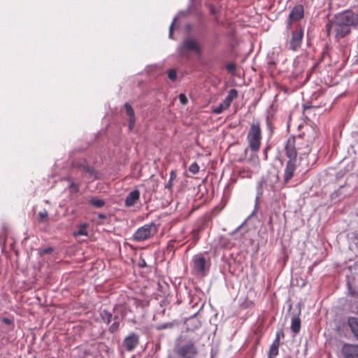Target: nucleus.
Listing matches in <instances>:
<instances>
[{"mask_svg": "<svg viewBox=\"0 0 358 358\" xmlns=\"http://www.w3.org/2000/svg\"><path fill=\"white\" fill-rule=\"evenodd\" d=\"M358 27V14L351 10H346L336 14L327 23L325 28L328 35L334 34L335 38L339 41L348 35L352 27Z\"/></svg>", "mask_w": 358, "mask_h": 358, "instance_id": "f257e3e1", "label": "nucleus"}, {"mask_svg": "<svg viewBox=\"0 0 358 358\" xmlns=\"http://www.w3.org/2000/svg\"><path fill=\"white\" fill-rule=\"evenodd\" d=\"M189 52H194L198 55L202 53L198 41L192 37L185 38L178 48V52L182 57H188Z\"/></svg>", "mask_w": 358, "mask_h": 358, "instance_id": "f03ea898", "label": "nucleus"}, {"mask_svg": "<svg viewBox=\"0 0 358 358\" xmlns=\"http://www.w3.org/2000/svg\"><path fill=\"white\" fill-rule=\"evenodd\" d=\"M247 139L251 150L256 152L259 149L262 135L259 123L252 124L251 125Z\"/></svg>", "mask_w": 358, "mask_h": 358, "instance_id": "7ed1b4c3", "label": "nucleus"}, {"mask_svg": "<svg viewBox=\"0 0 358 358\" xmlns=\"http://www.w3.org/2000/svg\"><path fill=\"white\" fill-rule=\"evenodd\" d=\"M157 232L155 224L151 222L138 228L133 235V239L141 242L152 237Z\"/></svg>", "mask_w": 358, "mask_h": 358, "instance_id": "20e7f679", "label": "nucleus"}, {"mask_svg": "<svg viewBox=\"0 0 358 358\" xmlns=\"http://www.w3.org/2000/svg\"><path fill=\"white\" fill-rule=\"evenodd\" d=\"M176 352L182 358H195L197 354L195 342L190 340L187 343L182 344L178 347Z\"/></svg>", "mask_w": 358, "mask_h": 358, "instance_id": "39448f33", "label": "nucleus"}, {"mask_svg": "<svg viewBox=\"0 0 358 358\" xmlns=\"http://www.w3.org/2000/svg\"><path fill=\"white\" fill-rule=\"evenodd\" d=\"M301 138L289 137L285 145V151L286 156L289 160L296 161L297 150L296 145L298 144L297 141H300Z\"/></svg>", "mask_w": 358, "mask_h": 358, "instance_id": "423d86ee", "label": "nucleus"}, {"mask_svg": "<svg viewBox=\"0 0 358 358\" xmlns=\"http://www.w3.org/2000/svg\"><path fill=\"white\" fill-rule=\"evenodd\" d=\"M304 10L301 5L295 6L289 15L287 27L290 28L293 22H297L303 17Z\"/></svg>", "mask_w": 358, "mask_h": 358, "instance_id": "0eeeda50", "label": "nucleus"}, {"mask_svg": "<svg viewBox=\"0 0 358 358\" xmlns=\"http://www.w3.org/2000/svg\"><path fill=\"white\" fill-rule=\"evenodd\" d=\"M296 169V161L288 160L286 164L283 175V182L285 184L287 183L292 178L294 175Z\"/></svg>", "mask_w": 358, "mask_h": 358, "instance_id": "6e6552de", "label": "nucleus"}, {"mask_svg": "<svg viewBox=\"0 0 358 358\" xmlns=\"http://www.w3.org/2000/svg\"><path fill=\"white\" fill-rule=\"evenodd\" d=\"M303 31L301 29H297L292 32L290 40L289 48L292 50H296L301 45L303 38Z\"/></svg>", "mask_w": 358, "mask_h": 358, "instance_id": "1a4fd4ad", "label": "nucleus"}, {"mask_svg": "<svg viewBox=\"0 0 358 358\" xmlns=\"http://www.w3.org/2000/svg\"><path fill=\"white\" fill-rule=\"evenodd\" d=\"M138 341V336L132 333L124 338L123 345L127 351H131L137 346Z\"/></svg>", "mask_w": 358, "mask_h": 358, "instance_id": "9d476101", "label": "nucleus"}, {"mask_svg": "<svg viewBox=\"0 0 358 358\" xmlns=\"http://www.w3.org/2000/svg\"><path fill=\"white\" fill-rule=\"evenodd\" d=\"M344 358H358V345L345 344L342 348Z\"/></svg>", "mask_w": 358, "mask_h": 358, "instance_id": "9b49d317", "label": "nucleus"}, {"mask_svg": "<svg viewBox=\"0 0 358 358\" xmlns=\"http://www.w3.org/2000/svg\"><path fill=\"white\" fill-rule=\"evenodd\" d=\"M194 269L199 273H202L205 271L206 259L202 256H195L193 258Z\"/></svg>", "mask_w": 358, "mask_h": 358, "instance_id": "f8f14e48", "label": "nucleus"}, {"mask_svg": "<svg viewBox=\"0 0 358 358\" xmlns=\"http://www.w3.org/2000/svg\"><path fill=\"white\" fill-rule=\"evenodd\" d=\"M77 169L78 171L81 172L85 176H89L90 178H96V173L94 169L88 166L87 164L84 162L83 164H80V165H77Z\"/></svg>", "mask_w": 358, "mask_h": 358, "instance_id": "ddd939ff", "label": "nucleus"}, {"mask_svg": "<svg viewBox=\"0 0 358 358\" xmlns=\"http://www.w3.org/2000/svg\"><path fill=\"white\" fill-rule=\"evenodd\" d=\"M140 198V192L137 189L131 191L124 200L126 207L133 206Z\"/></svg>", "mask_w": 358, "mask_h": 358, "instance_id": "4468645a", "label": "nucleus"}, {"mask_svg": "<svg viewBox=\"0 0 358 358\" xmlns=\"http://www.w3.org/2000/svg\"><path fill=\"white\" fill-rule=\"evenodd\" d=\"M127 115L129 117V129L132 130L136 122L134 111L129 103H124Z\"/></svg>", "mask_w": 358, "mask_h": 358, "instance_id": "2eb2a0df", "label": "nucleus"}, {"mask_svg": "<svg viewBox=\"0 0 358 358\" xmlns=\"http://www.w3.org/2000/svg\"><path fill=\"white\" fill-rule=\"evenodd\" d=\"M348 324L354 336L358 340V318L355 317H349Z\"/></svg>", "mask_w": 358, "mask_h": 358, "instance_id": "dca6fc26", "label": "nucleus"}, {"mask_svg": "<svg viewBox=\"0 0 358 358\" xmlns=\"http://www.w3.org/2000/svg\"><path fill=\"white\" fill-rule=\"evenodd\" d=\"M238 96V92L235 89H231L229 90L227 96L225 97L224 100L223 101V104L225 107L227 108L230 106L232 101L236 99Z\"/></svg>", "mask_w": 358, "mask_h": 358, "instance_id": "f3484780", "label": "nucleus"}, {"mask_svg": "<svg viewBox=\"0 0 358 358\" xmlns=\"http://www.w3.org/2000/svg\"><path fill=\"white\" fill-rule=\"evenodd\" d=\"M291 330L295 334L299 333L301 329V320L299 316L294 315L291 320Z\"/></svg>", "mask_w": 358, "mask_h": 358, "instance_id": "a211bd4d", "label": "nucleus"}, {"mask_svg": "<svg viewBox=\"0 0 358 358\" xmlns=\"http://www.w3.org/2000/svg\"><path fill=\"white\" fill-rule=\"evenodd\" d=\"M100 317L105 323L109 324L112 321L113 315L109 311L103 310L100 312Z\"/></svg>", "mask_w": 358, "mask_h": 358, "instance_id": "6ab92c4d", "label": "nucleus"}, {"mask_svg": "<svg viewBox=\"0 0 358 358\" xmlns=\"http://www.w3.org/2000/svg\"><path fill=\"white\" fill-rule=\"evenodd\" d=\"M265 186V187H268V181L265 179H262V180L258 183L257 187V199L259 198L260 196L263 194V187Z\"/></svg>", "mask_w": 358, "mask_h": 358, "instance_id": "aec40b11", "label": "nucleus"}, {"mask_svg": "<svg viewBox=\"0 0 358 358\" xmlns=\"http://www.w3.org/2000/svg\"><path fill=\"white\" fill-rule=\"evenodd\" d=\"M69 182V189L71 193H78L79 192L80 187L79 185L75 183L71 178H68Z\"/></svg>", "mask_w": 358, "mask_h": 358, "instance_id": "412c9836", "label": "nucleus"}, {"mask_svg": "<svg viewBox=\"0 0 358 358\" xmlns=\"http://www.w3.org/2000/svg\"><path fill=\"white\" fill-rule=\"evenodd\" d=\"M90 203L96 208H101L105 205V201L103 199H97L95 197H92Z\"/></svg>", "mask_w": 358, "mask_h": 358, "instance_id": "4be33fe9", "label": "nucleus"}, {"mask_svg": "<svg viewBox=\"0 0 358 358\" xmlns=\"http://www.w3.org/2000/svg\"><path fill=\"white\" fill-rule=\"evenodd\" d=\"M48 214L46 210L38 213V222H43L48 220Z\"/></svg>", "mask_w": 358, "mask_h": 358, "instance_id": "5701e85b", "label": "nucleus"}, {"mask_svg": "<svg viewBox=\"0 0 358 358\" xmlns=\"http://www.w3.org/2000/svg\"><path fill=\"white\" fill-rule=\"evenodd\" d=\"M224 109H227L223 104V103H220L217 106L214 107L213 109V112L215 114H220Z\"/></svg>", "mask_w": 358, "mask_h": 358, "instance_id": "b1692460", "label": "nucleus"}, {"mask_svg": "<svg viewBox=\"0 0 358 358\" xmlns=\"http://www.w3.org/2000/svg\"><path fill=\"white\" fill-rule=\"evenodd\" d=\"M189 171L192 173L196 174L199 171V166L196 162H194L189 166Z\"/></svg>", "mask_w": 358, "mask_h": 358, "instance_id": "393cba45", "label": "nucleus"}, {"mask_svg": "<svg viewBox=\"0 0 358 358\" xmlns=\"http://www.w3.org/2000/svg\"><path fill=\"white\" fill-rule=\"evenodd\" d=\"M281 333H282L281 331L277 332L276 338L274 340V341L273 342V343H272L271 347L275 348H278V349L279 348V345H280V334Z\"/></svg>", "mask_w": 358, "mask_h": 358, "instance_id": "a878e982", "label": "nucleus"}, {"mask_svg": "<svg viewBox=\"0 0 358 358\" xmlns=\"http://www.w3.org/2000/svg\"><path fill=\"white\" fill-rule=\"evenodd\" d=\"M278 354V349L271 347L268 353V358H274Z\"/></svg>", "mask_w": 358, "mask_h": 358, "instance_id": "bb28decb", "label": "nucleus"}, {"mask_svg": "<svg viewBox=\"0 0 358 358\" xmlns=\"http://www.w3.org/2000/svg\"><path fill=\"white\" fill-rule=\"evenodd\" d=\"M168 77L172 81L176 80L177 78V73L176 71L173 69H170L168 72Z\"/></svg>", "mask_w": 358, "mask_h": 358, "instance_id": "cd10ccee", "label": "nucleus"}, {"mask_svg": "<svg viewBox=\"0 0 358 358\" xmlns=\"http://www.w3.org/2000/svg\"><path fill=\"white\" fill-rule=\"evenodd\" d=\"M86 225L85 224H81L80 225L79 227V229L77 232V234L78 235H87V232H86Z\"/></svg>", "mask_w": 358, "mask_h": 358, "instance_id": "c85d7f7f", "label": "nucleus"}, {"mask_svg": "<svg viewBox=\"0 0 358 358\" xmlns=\"http://www.w3.org/2000/svg\"><path fill=\"white\" fill-rule=\"evenodd\" d=\"M119 328V322H115L110 327H109V331L111 332V333H114Z\"/></svg>", "mask_w": 358, "mask_h": 358, "instance_id": "c756f323", "label": "nucleus"}, {"mask_svg": "<svg viewBox=\"0 0 358 358\" xmlns=\"http://www.w3.org/2000/svg\"><path fill=\"white\" fill-rule=\"evenodd\" d=\"M180 102L182 105H185L187 103V98L184 94H180L178 96Z\"/></svg>", "mask_w": 358, "mask_h": 358, "instance_id": "7c9ffc66", "label": "nucleus"}, {"mask_svg": "<svg viewBox=\"0 0 358 358\" xmlns=\"http://www.w3.org/2000/svg\"><path fill=\"white\" fill-rule=\"evenodd\" d=\"M227 69L229 73H234L236 70V65L234 63H229L227 65Z\"/></svg>", "mask_w": 358, "mask_h": 358, "instance_id": "2f4dec72", "label": "nucleus"}, {"mask_svg": "<svg viewBox=\"0 0 358 358\" xmlns=\"http://www.w3.org/2000/svg\"><path fill=\"white\" fill-rule=\"evenodd\" d=\"M176 20H177V17H174V19H173V22H172L170 27H169V38H172L173 25H174Z\"/></svg>", "mask_w": 358, "mask_h": 358, "instance_id": "473e14b6", "label": "nucleus"}, {"mask_svg": "<svg viewBox=\"0 0 358 358\" xmlns=\"http://www.w3.org/2000/svg\"><path fill=\"white\" fill-rule=\"evenodd\" d=\"M173 187V181L169 180L168 182L165 185V188L169 189L170 192H172Z\"/></svg>", "mask_w": 358, "mask_h": 358, "instance_id": "72a5a7b5", "label": "nucleus"}, {"mask_svg": "<svg viewBox=\"0 0 358 358\" xmlns=\"http://www.w3.org/2000/svg\"><path fill=\"white\" fill-rule=\"evenodd\" d=\"M176 178V173L175 171H171L170 173V178L169 180L173 181Z\"/></svg>", "mask_w": 358, "mask_h": 358, "instance_id": "f704fd0d", "label": "nucleus"}, {"mask_svg": "<svg viewBox=\"0 0 358 358\" xmlns=\"http://www.w3.org/2000/svg\"><path fill=\"white\" fill-rule=\"evenodd\" d=\"M209 10L211 14L215 15L216 13V8L213 6H209Z\"/></svg>", "mask_w": 358, "mask_h": 358, "instance_id": "c9c22d12", "label": "nucleus"}, {"mask_svg": "<svg viewBox=\"0 0 358 358\" xmlns=\"http://www.w3.org/2000/svg\"><path fill=\"white\" fill-rule=\"evenodd\" d=\"M268 148L267 147L266 148H265L264 150V159L266 160L267 159V150H268Z\"/></svg>", "mask_w": 358, "mask_h": 358, "instance_id": "e433bc0d", "label": "nucleus"}, {"mask_svg": "<svg viewBox=\"0 0 358 358\" xmlns=\"http://www.w3.org/2000/svg\"><path fill=\"white\" fill-rule=\"evenodd\" d=\"M98 217L100 219H106V215L103 213H99Z\"/></svg>", "mask_w": 358, "mask_h": 358, "instance_id": "4c0bfd02", "label": "nucleus"}, {"mask_svg": "<svg viewBox=\"0 0 358 358\" xmlns=\"http://www.w3.org/2000/svg\"><path fill=\"white\" fill-rule=\"evenodd\" d=\"M348 289H349V292H350V294H351V295H354V294H355V292H352V291L351 290V287H350V284H349V283H348Z\"/></svg>", "mask_w": 358, "mask_h": 358, "instance_id": "58836bf2", "label": "nucleus"}, {"mask_svg": "<svg viewBox=\"0 0 358 358\" xmlns=\"http://www.w3.org/2000/svg\"><path fill=\"white\" fill-rule=\"evenodd\" d=\"M168 327H169V324H164L162 326V329H165V328H167Z\"/></svg>", "mask_w": 358, "mask_h": 358, "instance_id": "ea45409f", "label": "nucleus"}, {"mask_svg": "<svg viewBox=\"0 0 358 358\" xmlns=\"http://www.w3.org/2000/svg\"><path fill=\"white\" fill-rule=\"evenodd\" d=\"M50 251H52V248H50L45 250V252H50Z\"/></svg>", "mask_w": 358, "mask_h": 358, "instance_id": "a19ab883", "label": "nucleus"}]
</instances>
